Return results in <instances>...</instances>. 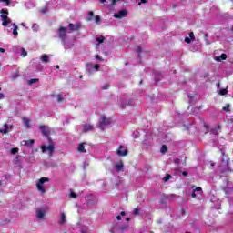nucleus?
<instances>
[{
  "label": "nucleus",
  "mask_w": 233,
  "mask_h": 233,
  "mask_svg": "<svg viewBox=\"0 0 233 233\" xmlns=\"http://www.w3.org/2000/svg\"><path fill=\"white\" fill-rule=\"evenodd\" d=\"M194 192H203V189L199 187H197L196 188L193 189Z\"/></svg>",
  "instance_id": "nucleus-39"
},
{
  "label": "nucleus",
  "mask_w": 233,
  "mask_h": 233,
  "mask_svg": "<svg viewBox=\"0 0 233 233\" xmlns=\"http://www.w3.org/2000/svg\"><path fill=\"white\" fill-rule=\"evenodd\" d=\"M35 143V140L29 139V140H23L21 142L22 147H32Z\"/></svg>",
  "instance_id": "nucleus-7"
},
{
  "label": "nucleus",
  "mask_w": 233,
  "mask_h": 233,
  "mask_svg": "<svg viewBox=\"0 0 233 233\" xmlns=\"http://www.w3.org/2000/svg\"><path fill=\"white\" fill-rule=\"evenodd\" d=\"M0 99H5V94L0 93Z\"/></svg>",
  "instance_id": "nucleus-48"
},
{
  "label": "nucleus",
  "mask_w": 233,
  "mask_h": 233,
  "mask_svg": "<svg viewBox=\"0 0 233 233\" xmlns=\"http://www.w3.org/2000/svg\"><path fill=\"white\" fill-rule=\"evenodd\" d=\"M182 175H184L185 177H187V176H188V172L184 171V172H182Z\"/></svg>",
  "instance_id": "nucleus-51"
},
{
  "label": "nucleus",
  "mask_w": 233,
  "mask_h": 233,
  "mask_svg": "<svg viewBox=\"0 0 233 233\" xmlns=\"http://www.w3.org/2000/svg\"><path fill=\"white\" fill-rule=\"evenodd\" d=\"M49 56H48V55H42V56H41V60L43 61V63H48V61H49Z\"/></svg>",
  "instance_id": "nucleus-18"
},
{
  "label": "nucleus",
  "mask_w": 233,
  "mask_h": 233,
  "mask_svg": "<svg viewBox=\"0 0 233 233\" xmlns=\"http://www.w3.org/2000/svg\"><path fill=\"white\" fill-rule=\"evenodd\" d=\"M92 130H94V126L88 125V124H86V125L84 126L83 132H90V131H92Z\"/></svg>",
  "instance_id": "nucleus-12"
},
{
  "label": "nucleus",
  "mask_w": 233,
  "mask_h": 233,
  "mask_svg": "<svg viewBox=\"0 0 233 233\" xmlns=\"http://www.w3.org/2000/svg\"><path fill=\"white\" fill-rule=\"evenodd\" d=\"M126 214H127V213H126L125 211H122V212H121V216H126Z\"/></svg>",
  "instance_id": "nucleus-55"
},
{
  "label": "nucleus",
  "mask_w": 233,
  "mask_h": 233,
  "mask_svg": "<svg viewBox=\"0 0 233 233\" xmlns=\"http://www.w3.org/2000/svg\"><path fill=\"white\" fill-rule=\"evenodd\" d=\"M116 219H117V221H121V215H117Z\"/></svg>",
  "instance_id": "nucleus-49"
},
{
  "label": "nucleus",
  "mask_w": 233,
  "mask_h": 233,
  "mask_svg": "<svg viewBox=\"0 0 233 233\" xmlns=\"http://www.w3.org/2000/svg\"><path fill=\"white\" fill-rule=\"evenodd\" d=\"M36 217L38 219H43L45 218V212L43 210L36 211Z\"/></svg>",
  "instance_id": "nucleus-15"
},
{
  "label": "nucleus",
  "mask_w": 233,
  "mask_h": 233,
  "mask_svg": "<svg viewBox=\"0 0 233 233\" xmlns=\"http://www.w3.org/2000/svg\"><path fill=\"white\" fill-rule=\"evenodd\" d=\"M136 52H137V54H141V52H143V49L141 48V46H138V47L136 49Z\"/></svg>",
  "instance_id": "nucleus-42"
},
{
  "label": "nucleus",
  "mask_w": 233,
  "mask_h": 233,
  "mask_svg": "<svg viewBox=\"0 0 233 233\" xmlns=\"http://www.w3.org/2000/svg\"><path fill=\"white\" fill-rule=\"evenodd\" d=\"M219 85H220L219 83L217 84L218 86H219Z\"/></svg>",
  "instance_id": "nucleus-62"
},
{
  "label": "nucleus",
  "mask_w": 233,
  "mask_h": 233,
  "mask_svg": "<svg viewBox=\"0 0 233 233\" xmlns=\"http://www.w3.org/2000/svg\"><path fill=\"white\" fill-rule=\"evenodd\" d=\"M170 177H172V176L170 174H167V176H165L163 177V181L167 182V181H168L170 179Z\"/></svg>",
  "instance_id": "nucleus-33"
},
{
  "label": "nucleus",
  "mask_w": 233,
  "mask_h": 233,
  "mask_svg": "<svg viewBox=\"0 0 233 233\" xmlns=\"http://www.w3.org/2000/svg\"><path fill=\"white\" fill-rule=\"evenodd\" d=\"M21 51H22V54H21L22 57H26V56H28V53L26 52V50H25V48H22Z\"/></svg>",
  "instance_id": "nucleus-32"
},
{
  "label": "nucleus",
  "mask_w": 233,
  "mask_h": 233,
  "mask_svg": "<svg viewBox=\"0 0 233 233\" xmlns=\"http://www.w3.org/2000/svg\"><path fill=\"white\" fill-rule=\"evenodd\" d=\"M174 163L179 165L181 163V160L179 158H175Z\"/></svg>",
  "instance_id": "nucleus-45"
},
{
  "label": "nucleus",
  "mask_w": 233,
  "mask_h": 233,
  "mask_svg": "<svg viewBox=\"0 0 233 233\" xmlns=\"http://www.w3.org/2000/svg\"><path fill=\"white\" fill-rule=\"evenodd\" d=\"M223 191L226 195L231 194L232 192V187H223Z\"/></svg>",
  "instance_id": "nucleus-20"
},
{
  "label": "nucleus",
  "mask_w": 233,
  "mask_h": 233,
  "mask_svg": "<svg viewBox=\"0 0 233 233\" xmlns=\"http://www.w3.org/2000/svg\"><path fill=\"white\" fill-rule=\"evenodd\" d=\"M80 28H81V24H76V25H74V24H69V30L77 31V30H80Z\"/></svg>",
  "instance_id": "nucleus-8"
},
{
  "label": "nucleus",
  "mask_w": 233,
  "mask_h": 233,
  "mask_svg": "<svg viewBox=\"0 0 233 233\" xmlns=\"http://www.w3.org/2000/svg\"><path fill=\"white\" fill-rule=\"evenodd\" d=\"M0 52H1L2 54H5V48L0 47Z\"/></svg>",
  "instance_id": "nucleus-53"
},
{
  "label": "nucleus",
  "mask_w": 233,
  "mask_h": 233,
  "mask_svg": "<svg viewBox=\"0 0 233 233\" xmlns=\"http://www.w3.org/2000/svg\"><path fill=\"white\" fill-rule=\"evenodd\" d=\"M219 130H221V125H218L217 127L212 128L210 132L214 136H218V134H219Z\"/></svg>",
  "instance_id": "nucleus-10"
},
{
  "label": "nucleus",
  "mask_w": 233,
  "mask_h": 233,
  "mask_svg": "<svg viewBox=\"0 0 233 233\" xmlns=\"http://www.w3.org/2000/svg\"><path fill=\"white\" fill-rule=\"evenodd\" d=\"M126 221H130V218H126Z\"/></svg>",
  "instance_id": "nucleus-57"
},
{
  "label": "nucleus",
  "mask_w": 233,
  "mask_h": 233,
  "mask_svg": "<svg viewBox=\"0 0 233 233\" xmlns=\"http://www.w3.org/2000/svg\"><path fill=\"white\" fill-rule=\"evenodd\" d=\"M100 3H103V5H105V3H106V0H99Z\"/></svg>",
  "instance_id": "nucleus-54"
},
{
  "label": "nucleus",
  "mask_w": 233,
  "mask_h": 233,
  "mask_svg": "<svg viewBox=\"0 0 233 233\" xmlns=\"http://www.w3.org/2000/svg\"><path fill=\"white\" fill-rule=\"evenodd\" d=\"M189 39H191L192 41H194V39H195V36H194V32H190L189 33Z\"/></svg>",
  "instance_id": "nucleus-43"
},
{
  "label": "nucleus",
  "mask_w": 233,
  "mask_h": 233,
  "mask_svg": "<svg viewBox=\"0 0 233 233\" xmlns=\"http://www.w3.org/2000/svg\"><path fill=\"white\" fill-rule=\"evenodd\" d=\"M65 101V97H63V95H57V102L63 103Z\"/></svg>",
  "instance_id": "nucleus-28"
},
{
  "label": "nucleus",
  "mask_w": 233,
  "mask_h": 233,
  "mask_svg": "<svg viewBox=\"0 0 233 233\" xmlns=\"http://www.w3.org/2000/svg\"><path fill=\"white\" fill-rule=\"evenodd\" d=\"M183 165H187V162H184Z\"/></svg>",
  "instance_id": "nucleus-63"
},
{
  "label": "nucleus",
  "mask_w": 233,
  "mask_h": 233,
  "mask_svg": "<svg viewBox=\"0 0 233 233\" xmlns=\"http://www.w3.org/2000/svg\"><path fill=\"white\" fill-rule=\"evenodd\" d=\"M110 88V86L108 84H105L102 87V90H108Z\"/></svg>",
  "instance_id": "nucleus-40"
},
{
  "label": "nucleus",
  "mask_w": 233,
  "mask_h": 233,
  "mask_svg": "<svg viewBox=\"0 0 233 233\" xmlns=\"http://www.w3.org/2000/svg\"><path fill=\"white\" fill-rule=\"evenodd\" d=\"M121 148H123V145H120L119 148L116 150L117 156H122V157L128 156V149L121 150Z\"/></svg>",
  "instance_id": "nucleus-5"
},
{
  "label": "nucleus",
  "mask_w": 233,
  "mask_h": 233,
  "mask_svg": "<svg viewBox=\"0 0 233 233\" xmlns=\"http://www.w3.org/2000/svg\"><path fill=\"white\" fill-rule=\"evenodd\" d=\"M12 128H14V126H11V127H10V129H9V130H10V132H11Z\"/></svg>",
  "instance_id": "nucleus-59"
},
{
  "label": "nucleus",
  "mask_w": 233,
  "mask_h": 233,
  "mask_svg": "<svg viewBox=\"0 0 233 233\" xmlns=\"http://www.w3.org/2000/svg\"><path fill=\"white\" fill-rule=\"evenodd\" d=\"M95 21H96V23L97 25H99V23H101V16L96 15V16H95Z\"/></svg>",
  "instance_id": "nucleus-34"
},
{
  "label": "nucleus",
  "mask_w": 233,
  "mask_h": 233,
  "mask_svg": "<svg viewBox=\"0 0 233 233\" xmlns=\"http://www.w3.org/2000/svg\"><path fill=\"white\" fill-rule=\"evenodd\" d=\"M50 181V178L48 177H41L39 181L37 182L38 185H43L44 183H48Z\"/></svg>",
  "instance_id": "nucleus-14"
},
{
  "label": "nucleus",
  "mask_w": 233,
  "mask_h": 233,
  "mask_svg": "<svg viewBox=\"0 0 233 233\" xmlns=\"http://www.w3.org/2000/svg\"><path fill=\"white\" fill-rule=\"evenodd\" d=\"M13 26H14V28H13V35H18L19 33L17 32V30H19V27L15 24H13Z\"/></svg>",
  "instance_id": "nucleus-19"
},
{
  "label": "nucleus",
  "mask_w": 233,
  "mask_h": 233,
  "mask_svg": "<svg viewBox=\"0 0 233 233\" xmlns=\"http://www.w3.org/2000/svg\"><path fill=\"white\" fill-rule=\"evenodd\" d=\"M110 123H112V120L110 118H106V116H102L101 125H110Z\"/></svg>",
  "instance_id": "nucleus-9"
},
{
  "label": "nucleus",
  "mask_w": 233,
  "mask_h": 233,
  "mask_svg": "<svg viewBox=\"0 0 233 233\" xmlns=\"http://www.w3.org/2000/svg\"><path fill=\"white\" fill-rule=\"evenodd\" d=\"M24 123H25V125L26 126L27 128H30V120L25 119Z\"/></svg>",
  "instance_id": "nucleus-37"
},
{
  "label": "nucleus",
  "mask_w": 233,
  "mask_h": 233,
  "mask_svg": "<svg viewBox=\"0 0 233 233\" xmlns=\"http://www.w3.org/2000/svg\"><path fill=\"white\" fill-rule=\"evenodd\" d=\"M0 17L2 19V26H8L12 23L11 19H8V9H1L0 11Z\"/></svg>",
  "instance_id": "nucleus-2"
},
{
  "label": "nucleus",
  "mask_w": 233,
  "mask_h": 233,
  "mask_svg": "<svg viewBox=\"0 0 233 233\" xmlns=\"http://www.w3.org/2000/svg\"><path fill=\"white\" fill-rule=\"evenodd\" d=\"M58 37L61 39V41L65 42L66 39V27L61 26L58 29Z\"/></svg>",
  "instance_id": "nucleus-4"
},
{
  "label": "nucleus",
  "mask_w": 233,
  "mask_h": 233,
  "mask_svg": "<svg viewBox=\"0 0 233 233\" xmlns=\"http://www.w3.org/2000/svg\"><path fill=\"white\" fill-rule=\"evenodd\" d=\"M96 59H98V61H104L103 58L99 56V55L96 56Z\"/></svg>",
  "instance_id": "nucleus-46"
},
{
  "label": "nucleus",
  "mask_w": 233,
  "mask_h": 233,
  "mask_svg": "<svg viewBox=\"0 0 233 233\" xmlns=\"http://www.w3.org/2000/svg\"><path fill=\"white\" fill-rule=\"evenodd\" d=\"M208 76H209L208 73H207V74L205 75V77H208Z\"/></svg>",
  "instance_id": "nucleus-60"
},
{
  "label": "nucleus",
  "mask_w": 233,
  "mask_h": 233,
  "mask_svg": "<svg viewBox=\"0 0 233 233\" xmlns=\"http://www.w3.org/2000/svg\"><path fill=\"white\" fill-rule=\"evenodd\" d=\"M36 188L37 190H39V192H41V194H46V189L45 188V187H43V185L36 184Z\"/></svg>",
  "instance_id": "nucleus-13"
},
{
  "label": "nucleus",
  "mask_w": 233,
  "mask_h": 233,
  "mask_svg": "<svg viewBox=\"0 0 233 233\" xmlns=\"http://www.w3.org/2000/svg\"><path fill=\"white\" fill-rule=\"evenodd\" d=\"M160 152L162 154H165L166 152H168V147H167V145L162 146Z\"/></svg>",
  "instance_id": "nucleus-24"
},
{
  "label": "nucleus",
  "mask_w": 233,
  "mask_h": 233,
  "mask_svg": "<svg viewBox=\"0 0 233 233\" xmlns=\"http://www.w3.org/2000/svg\"><path fill=\"white\" fill-rule=\"evenodd\" d=\"M140 3H147V0H140Z\"/></svg>",
  "instance_id": "nucleus-56"
},
{
  "label": "nucleus",
  "mask_w": 233,
  "mask_h": 233,
  "mask_svg": "<svg viewBox=\"0 0 233 233\" xmlns=\"http://www.w3.org/2000/svg\"><path fill=\"white\" fill-rule=\"evenodd\" d=\"M124 167L125 166H124L123 162H120L115 166V168H116V172H123Z\"/></svg>",
  "instance_id": "nucleus-11"
},
{
  "label": "nucleus",
  "mask_w": 233,
  "mask_h": 233,
  "mask_svg": "<svg viewBox=\"0 0 233 233\" xmlns=\"http://www.w3.org/2000/svg\"><path fill=\"white\" fill-rule=\"evenodd\" d=\"M5 129H0L1 134H8L10 132V129L8 128V124L4 125Z\"/></svg>",
  "instance_id": "nucleus-16"
},
{
  "label": "nucleus",
  "mask_w": 233,
  "mask_h": 233,
  "mask_svg": "<svg viewBox=\"0 0 233 233\" xmlns=\"http://www.w3.org/2000/svg\"><path fill=\"white\" fill-rule=\"evenodd\" d=\"M70 198H73V199H76V198H77V195L74 192L70 193Z\"/></svg>",
  "instance_id": "nucleus-44"
},
{
  "label": "nucleus",
  "mask_w": 233,
  "mask_h": 233,
  "mask_svg": "<svg viewBox=\"0 0 233 233\" xmlns=\"http://www.w3.org/2000/svg\"><path fill=\"white\" fill-rule=\"evenodd\" d=\"M227 59V54H222L220 56H219V61H225Z\"/></svg>",
  "instance_id": "nucleus-36"
},
{
  "label": "nucleus",
  "mask_w": 233,
  "mask_h": 233,
  "mask_svg": "<svg viewBox=\"0 0 233 233\" xmlns=\"http://www.w3.org/2000/svg\"><path fill=\"white\" fill-rule=\"evenodd\" d=\"M94 68H95V70H99V68H100V67H99V65H97V64L95 65V66H94Z\"/></svg>",
  "instance_id": "nucleus-47"
},
{
  "label": "nucleus",
  "mask_w": 233,
  "mask_h": 233,
  "mask_svg": "<svg viewBox=\"0 0 233 233\" xmlns=\"http://www.w3.org/2000/svg\"><path fill=\"white\" fill-rule=\"evenodd\" d=\"M34 83H39V79L32 78V79L28 80V85H34Z\"/></svg>",
  "instance_id": "nucleus-23"
},
{
  "label": "nucleus",
  "mask_w": 233,
  "mask_h": 233,
  "mask_svg": "<svg viewBox=\"0 0 233 233\" xmlns=\"http://www.w3.org/2000/svg\"><path fill=\"white\" fill-rule=\"evenodd\" d=\"M224 112H230V104H227L224 107H222Z\"/></svg>",
  "instance_id": "nucleus-26"
},
{
  "label": "nucleus",
  "mask_w": 233,
  "mask_h": 233,
  "mask_svg": "<svg viewBox=\"0 0 233 233\" xmlns=\"http://www.w3.org/2000/svg\"><path fill=\"white\" fill-rule=\"evenodd\" d=\"M127 229H128V225L121 226L118 228V230L120 232H125V230H127Z\"/></svg>",
  "instance_id": "nucleus-22"
},
{
  "label": "nucleus",
  "mask_w": 233,
  "mask_h": 233,
  "mask_svg": "<svg viewBox=\"0 0 233 233\" xmlns=\"http://www.w3.org/2000/svg\"><path fill=\"white\" fill-rule=\"evenodd\" d=\"M135 216H139V208H136L133 211Z\"/></svg>",
  "instance_id": "nucleus-38"
},
{
  "label": "nucleus",
  "mask_w": 233,
  "mask_h": 233,
  "mask_svg": "<svg viewBox=\"0 0 233 233\" xmlns=\"http://www.w3.org/2000/svg\"><path fill=\"white\" fill-rule=\"evenodd\" d=\"M184 41L185 43H187V44L192 43V39L190 37H186Z\"/></svg>",
  "instance_id": "nucleus-41"
},
{
  "label": "nucleus",
  "mask_w": 233,
  "mask_h": 233,
  "mask_svg": "<svg viewBox=\"0 0 233 233\" xmlns=\"http://www.w3.org/2000/svg\"><path fill=\"white\" fill-rule=\"evenodd\" d=\"M41 14H46L48 12V6H44L40 10Z\"/></svg>",
  "instance_id": "nucleus-30"
},
{
  "label": "nucleus",
  "mask_w": 233,
  "mask_h": 233,
  "mask_svg": "<svg viewBox=\"0 0 233 233\" xmlns=\"http://www.w3.org/2000/svg\"><path fill=\"white\" fill-rule=\"evenodd\" d=\"M88 17L86 18V21H92L93 17H94V12L93 11H89L88 12Z\"/></svg>",
  "instance_id": "nucleus-25"
},
{
  "label": "nucleus",
  "mask_w": 233,
  "mask_h": 233,
  "mask_svg": "<svg viewBox=\"0 0 233 233\" xmlns=\"http://www.w3.org/2000/svg\"><path fill=\"white\" fill-rule=\"evenodd\" d=\"M97 43H105V36L96 37Z\"/></svg>",
  "instance_id": "nucleus-31"
},
{
  "label": "nucleus",
  "mask_w": 233,
  "mask_h": 233,
  "mask_svg": "<svg viewBox=\"0 0 233 233\" xmlns=\"http://www.w3.org/2000/svg\"><path fill=\"white\" fill-rule=\"evenodd\" d=\"M56 68L59 69V66H56Z\"/></svg>",
  "instance_id": "nucleus-61"
},
{
  "label": "nucleus",
  "mask_w": 233,
  "mask_h": 233,
  "mask_svg": "<svg viewBox=\"0 0 233 233\" xmlns=\"http://www.w3.org/2000/svg\"><path fill=\"white\" fill-rule=\"evenodd\" d=\"M17 152H19V148L17 147L11 148V154H17Z\"/></svg>",
  "instance_id": "nucleus-35"
},
{
  "label": "nucleus",
  "mask_w": 233,
  "mask_h": 233,
  "mask_svg": "<svg viewBox=\"0 0 233 233\" xmlns=\"http://www.w3.org/2000/svg\"><path fill=\"white\" fill-rule=\"evenodd\" d=\"M49 146H41L40 148L43 153L48 151V156L49 157H53L54 152L56 151V147H54V142L52 141V138H49Z\"/></svg>",
  "instance_id": "nucleus-1"
},
{
  "label": "nucleus",
  "mask_w": 233,
  "mask_h": 233,
  "mask_svg": "<svg viewBox=\"0 0 233 233\" xmlns=\"http://www.w3.org/2000/svg\"><path fill=\"white\" fill-rule=\"evenodd\" d=\"M40 130L42 132V135L45 136V137H47L48 140H50V130L48 129V127L46 125H40Z\"/></svg>",
  "instance_id": "nucleus-3"
},
{
  "label": "nucleus",
  "mask_w": 233,
  "mask_h": 233,
  "mask_svg": "<svg viewBox=\"0 0 233 233\" xmlns=\"http://www.w3.org/2000/svg\"><path fill=\"white\" fill-rule=\"evenodd\" d=\"M219 94H220V96H227V94H228V90H227V89H221V90L219 91Z\"/></svg>",
  "instance_id": "nucleus-29"
},
{
  "label": "nucleus",
  "mask_w": 233,
  "mask_h": 233,
  "mask_svg": "<svg viewBox=\"0 0 233 233\" xmlns=\"http://www.w3.org/2000/svg\"><path fill=\"white\" fill-rule=\"evenodd\" d=\"M229 123H233V118L229 119Z\"/></svg>",
  "instance_id": "nucleus-58"
},
{
  "label": "nucleus",
  "mask_w": 233,
  "mask_h": 233,
  "mask_svg": "<svg viewBox=\"0 0 233 233\" xmlns=\"http://www.w3.org/2000/svg\"><path fill=\"white\" fill-rule=\"evenodd\" d=\"M127 15V10H120L118 13H115L114 17L116 19H121Z\"/></svg>",
  "instance_id": "nucleus-6"
},
{
  "label": "nucleus",
  "mask_w": 233,
  "mask_h": 233,
  "mask_svg": "<svg viewBox=\"0 0 233 233\" xmlns=\"http://www.w3.org/2000/svg\"><path fill=\"white\" fill-rule=\"evenodd\" d=\"M186 233H190V232L187 231Z\"/></svg>",
  "instance_id": "nucleus-64"
},
{
  "label": "nucleus",
  "mask_w": 233,
  "mask_h": 233,
  "mask_svg": "<svg viewBox=\"0 0 233 233\" xmlns=\"http://www.w3.org/2000/svg\"><path fill=\"white\" fill-rule=\"evenodd\" d=\"M191 198H196V192H194V190H193V192L191 194Z\"/></svg>",
  "instance_id": "nucleus-52"
},
{
  "label": "nucleus",
  "mask_w": 233,
  "mask_h": 233,
  "mask_svg": "<svg viewBox=\"0 0 233 233\" xmlns=\"http://www.w3.org/2000/svg\"><path fill=\"white\" fill-rule=\"evenodd\" d=\"M0 3H5V6H10L12 0H0Z\"/></svg>",
  "instance_id": "nucleus-27"
},
{
  "label": "nucleus",
  "mask_w": 233,
  "mask_h": 233,
  "mask_svg": "<svg viewBox=\"0 0 233 233\" xmlns=\"http://www.w3.org/2000/svg\"><path fill=\"white\" fill-rule=\"evenodd\" d=\"M61 225H65L66 223V215L65 213H61Z\"/></svg>",
  "instance_id": "nucleus-21"
},
{
  "label": "nucleus",
  "mask_w": 233,
  "mask_h": 233,
  "mask_svg": "<svg viewBox=\"0 0 233 233\" xmlns=\"http://www.w3.org/2000/svg\"><path fill=\"white\" fill-rule=\"evenodd\" d=\"M78 152H82L83 154L86 153V149H85V144L81 143L78 147Z\"/></svg>",
  "instance_id": "nucleus-17"
},
{
  "label": "nucleus",
  "mask_w": 233,
  "mask_h": 233,
  "mask_svg": "<svg viewBox=\"0 0 233 233\" xmlns=\"http://www.w3.org/2000/svg\"><path fill=\"white\" fill-rule=\"evenodd\" d=\"M89 198H91V196L86 197L87 205H90V200H88Z\"/></svg>",
  "instance_id": "nucleus-50"
}]
</instances>
